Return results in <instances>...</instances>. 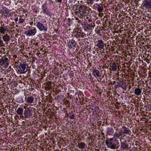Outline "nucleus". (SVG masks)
<instances>
[{"label":"nucleus","mask_w":151,"mask_h":151,"mask_svg":"<svg viewBox=\"0 0 151 151\" xmlns=\"http://www.w3.org/2000/svg\"><path fill=\"white\" fill-rule=\"evenodd\" d=\"M122 128L124 129V133H125L126 134H129V133H131V131L129 130V128L126 127L125 126L122 127Z\"/></svg>","instance_id":"obj_18"},{"label":"nucleus","mask_w":151,"mask_h":151,"mask_svg":"<svg viewBox=\"0 0 151 151\" xmlns=\"http://www.w3.org/2000/svg\"><path fill=\"white\" fill-rule=\"evenodd\" d=\"M7 30V26L3 25L1 27H0V32L1 33L4 34Z\"/></svg>","instance_id":"obj_10"},{"label":"nucleus","mask_w":151,"mask_h":151,"mask_svg":"<svg viewBox=\"0 0 151 151\" xmlns=\"http://www.w3.org/2000/svg\"><path fill=\"white\" fill-rule=\"evenodd\" d=\"M113 142L112 145L110 146V148L113 149L118 148L119 146V142L118 140L115 139L113 141Z\"/></svg>","instance_id":"obj_8"},{"label":"nucleus","mask_w":151,"mask_h":151,"mask_svg":"<svg viewBox=\"0 0 151 151\" xmlns=\"http://www.w3.org/2000/svg\"><path fill=\"white\" fill-rule=\"evenodd\" d=\"M97 44L96 46L100 50L102 49L104 47V43L102 40H98L96 42Z\"/></svg>","instance_id":"obj_9"},{"label":"nucleus","mask_w":151,"mask_h":151,"mask_svg":"<svg viewBox=\"0 0 151 151\" xmlns=\"http://www.w3.org/2000/svg\"><path fill=\"white\" fill-rule=\"evenodd\" d=\"M13 57L14 58H16L17 57V55H14Z\"/></svg>","instance_id":"obj_38"},{"label":"nucleus","mask_w":151,"mask_h":151,"mask_svg":"<svg viewBox=\"0 0 151 151\" xmlns=\"http://www.w3.org/2000/svg\"><path fill=\"white\" fill-rule=\"evenodd\" d=\"M37 27L40 31L46 32L47 30V26L46 24H44L40 22H36Z\"/></svg>","instance_id":"obj_1"},{"label":"nucleus","mask_w":151,"mask_h":151,"mask_svg":"<svg viewBox=\"0 0 151 151\" xmlns=\"http://www.w3.org/2000/svg\"><path fill=\"white\" fill-rule=\"evenodd\" d=\"M46 85L47 87V89H48V90H49L50 88L51 87V82L48 83L46 84Z\"/></svg>","instance_id":"obj_26"},{"label":"nucleus","mask_w":151,"mask_h":151,"mask_svg":"<svg viewBox=\"0 0 151 151\" xmlns=\"http://www.w3.org/2000/svg\"><path fill=\"white\" fill-rule=\"evenodd\" d=\"M114 136L117 138H119V137L118 134L117 133H115Z\"/></svg>","instance_id":"obj_32"},{"label":"nucleus","mask_w":151,"mask_h":151,"mask_svg":"<svg viewBox=\"0 0 151 151\" xmlns=\"http://www.w3.org/2000/svg\"><path fill=\"white\" fill-rule=\"evenodd\" d=\"M85 144L84 142L78 143L77 146L81 149H83L85 147Z\"/></svg>","instance_id":"obj_17"},{"label":"nucleus","mask_w":151,"mask_h":151,"mask_svg":"<svg viewBox=\"0 0 151 151\" xmlns=\"http://www.w3.org/2000/svg\"><path fill=\"white\" fill-rule=\"evenodd\" d=\"M31 109H30L29 108H27V109L24 110V116L22 115L21 116L22 118L24 117L25 119L30 118L32 116V114L31 113Z\"/></svg>","instance_id":"obj_4"},{"label":"nucleus","mask_w":151,"mask_h":151,"mask_svg":"<svg viewBox=\"0 0 151 151\" xmlns=\"http://www.w3.org/2000/svg\"><path fill=\"white\" fill-rule=\"evenodd\" d=\"M134 93L137 96L140 95L142 92V91L139 88H136L134 90Z\"/></svg>","instance_id":"obj_15"},{"label":"nucleus","mask_w":151,"mask_h":151,"mask_svg":"<svg viewBox=\"0 0 151 151\" xmlns=\"http://www.w3.org/2000/svg\"><path fill=\"white\" fill-rule=\"evenodd\" d=\"M24 19H22V18H20L19 19V23H22L23 22H24Z\"/></svg>","instance_id":"obj_31"},{"label":"nucleus","mask_w":151,"mask_h":151,"mask_svg":"<svg viewBox=\"0 0 151 151\" xmlns=\"http://www.w3.org/2000/svg\"><path fill=\"white\" fill-rule=\"evenodd\" d=\"M3 42L2 41V40H1V38L0 37V47L3 46Z\"/></svg>","instance_id":"obj_29"},{"label":"nucleus","mask_w":151,"mask_h":151,"mask_svg":"<svg viewBox=\"0 0 151 151\" xmlns=\"http://www.w3.org/2000/svg\"><path fill=\"white\" fill-rule=\"evenodd\" d=\"M72 112H71V113H70L69 114H72Z\"/></svg>","instance_id":"obj_45"},{"label":"nucleus","mask_w":151,"mask_h":151,"mask_svg":"<svg viewBox=\"0 0 151 151\" xmlns=\"http://www.w3.org/2000/svg\"><path fill=\"white\" fill-rule=\"evenodd\" d=\"M108 134L109 135H111L114 133V129L112 128H108L107 131Z\"/></svg>","instance_id":"obj_20"},{"label":"nucleus","mask_w":151,"mask_h":151,"mask_svg":"<svg viewBox=\"0 0 151 151\" xmlns=\"http://www.w3.org/2000/svg\"><path fill=\"white\" fill-rule=\"evenodd\" d=\"M3 39L5 42H8L10 41V36L6 34L4 35L2 37Z\"/></svg>","instance_id":"obj_14"},{"label":"nucleus","mask_w":151,"mask_h":151,"mask_svg":"<svg viewBox=\"0 0 151 151\" xmlns=\"http://www.w3.org/2000/svg\"><path fill=\"white\" fill-rule=\"evenodd\" d=\"M66 117H69V114H66Z\"/></svg>","instance_id":"obj_36"},{"label":"nucleus","mask_w":151,"mask_h":151,"mask_svg":"<svg viewBox=\"0 0 151 151\" xmlns=\"http://www.w3.org/2000/svg\"><path fill=\"white\" fill-rule=\"evenodd\" d=\"M87 6L84 5H82L79 6L78 11L81 15H83L86 13L87 10Z\"/></svg>","instance_id":"obj_6"},{"label":"nucleus","mask_w":151,"mask_h":151,"mask_svg":"<svg viewBox=\"0 0 151 151\" xmlns=\"http://www.w3.org/2000/svg\"><path fill=\"white\" fill-rule=\"evenodd\" d=\"M149 61V60L148 59H147V62H148V61Z\"/></svg>","instance_id":"obj_44"},{"label":"nucleus","mask_w":151,"mask_h":151,"mask_svg":"<svg viewBox=\"0 0 151 151\" xmlns=\"http://www.w3.org/2000/svg\"><path fill=\"white\" fill-rule=\"evenodd\" d=\"M111 67L113 71H115L116 70V66L115 63L112 64Z\"/></svg>","instance_id":"obj_24"},{"label":"nucleus","mask_w":151,"mask_h":151,"mask_svg":"<svg viewBox=\"0 0 151 151\" xmlns=\"http://www.w3.org/2000/svg\"><path fill=\"white\" fill-rule=\"evenodd\" d=\"M23 109L21 107L18 108L17 111H16L17 113L20 115H22L23 114Z\"/></svg>","instance_id":"obj_16"},{"label":"nucleus","mask_w":151,"mask_h":151,"mask_svg":"<svg viewBox=\"0 0 151 151\" xmlns=\"http://www.w3.org/2000/svg\"><path fill=\"white\" fill-rule=\"evenodd\" d=\"M123 83L121 82H117L116 86L118 87H120V86H121L122 84H123Z\"/></svg>","instance_id":"obj_28"},{"label":"nucleus","mask_w":151,"mask_h":151,"mask_svg":"<svg viewBox=\"0 0 151 151\" xmlns=\"http://www.w3.org/2000/svg\"><path fill=\"white\" fill-rule=\"evenodd\" d=\"M75 115L72 114L71 116H70V118L71 119H73L74 118Z\"/></svg>","instance_id":"obj_33"},{"label":"nucleus","mask_w":151,"mask_h":151,"mask_svg":"<svg viewBox=\"0 0 151 151\" xmlns=\"http://www.w3.org/2000/svg\"><path fill=\"white\" fill-rule=\"evenodd\" d=\"M113 141L112 142H109L108 140H106V144L108 147L110 148V146L112 145L113 143Z\"/></svg>","instance_id":"obj_22"},{"label":"nucleus","mask_w":151,"mask_h":151,"mask_svg":"<svg viewBox=\"0 0 151 151\" xmlns=\"http://www.w3.org/2000/svg\"><path fill=\"white\" fill-rule=\"evenodd\" d=\"M27 66V64L25 62H22L20 63L19 67L21 70V73H25L28 71Z\"/></svg>","instance_id":"obj_2"},{"label":"nucleus","mask_w":151,"mask_h":151,"mask_svg":"<svg viewBox=\"0 0 151 151\" xmlns=\"http://www.w3.org/2000/svg\"><path fill=\"white\" fill-rule=\"evenodd\" d=\"M42 9L44 12H45L46 14H47L49 13L48 11H47V7L46 4H44L43 5Z\"/></svg>","instance_id":"obj_19"},{"label":"nucleus","mask_w":151,"mask_h":151,"mask_svg":"<svg viewBox=\"0 0 151 151\" xmlns=\"http://www.w3.org/2000/svg\"><path fill=\"white\" fill-rule=\"evenodd\" d=\"M83 2V1H81V2Z\"/></svg>","instance_id":"obj_48"},{"label":"nucleus","mask_w":151,"mask_h":151,"mask_svg":"<svg viewBox=\"0 0 151 151\" xmlns=\"http://www.w3.org/2000/svg\"><path fill=\"white\" fill-rule=\"evenodd\" d=\"M87 28L89 29H90L91 28V25L89 24L87 26Z\"/></svg>","instance_id":"obj_34"},{"label":"nucleus","mask_w":151,"mask_h":151,"mask_svg":"<svg viewBox=\"0 0 151 151\" xmlns=\"http://www.w3.org/2000/svg\"><path fill=\"white\" fill-rule=\"evenodd\" d=\"M95 32L96 33H97L98 34L100 35V29H98L97 28L95 30Z\"/></svg>","instance_id":"obj_30"},{"label":"nucleus","mask_w":151,"mask_h":151,"mask_svg":"<svg viewBox=\"0 0 151 151\" xmlns=\"http://www.w3.org/2000/svg\"><path fill=\"white\" fill-rule=\"evenodd\" d=\"M66 1H67V0H66Z\"/></svg>","instance_id":"obj_49"},{"label":"nucleus","mask_w":151,"mask_h":151,"mask_svg":"<svg viewBox=\"0 0 151 151\" xmlns=\"http://www.w3.org/2000/svg\"><path fill=\"white\" fill-rule=\"evenodd\" d=\"M115 82V81H114V83Z\"/></svg>","instance_id":"obj_47"},{"label":"nucleus","mask_w":151,"mask_h":151,"mask_svg":"<svg viewBox=\"0 0 151 151\" xmlns=\"http://www.w3.org/2000/svg\"><path fill=\"white\" fill-rule=\"evenodd\" d=\"M35 45H38V44L37 43H36V44H35Z\"/></svg>","instance_id":"obj_46"},{"label":"nucleus","mask_w":151,"mask_h":151,"mask_svg":"<svg viewBox=\"0 0 151 151\" xmlns=\"http://www.w3.org/2000/svg\"><path fill=\"white\" fill-rule=\"evenodd\" d=\"M81 36L82 37H84V35H83V34H82L81 35Z\"/></svg>","instance_id":"obj_42"},{"label":"nucleus","mask_w":151,"mask_h":151,"mask_svg":"<svg viewBox=\"0 0 151 151\" xmlns=\"http://www.w3.org/2000/svg\"><path fill=\"white\" fill-rule=\"evenodd\" d=\"M8 58L3 57L0 59V65L5 67H8L9 64Z\"/></svg>","instance_id":"obj_3"},{"label":"nucleus","mask_w":151,"mask_h":151,"mask_svg":"<svg viewBox=\"0 0 151 151\" xmlns=\"http://www.w3.org/2000/svg\"><path fill=\"white\" fill-rule=\"evenodd\" d=\"M109 140L110 141V142H112L113 140V139L112 138H110L109 139Z\"/></svg>","instance_id":"obj_37"},{"label":"nucleus","mask_w":151,"mask_h":151,"mask_svg":"<svg viewBox=\"0 0 151 151\" xmlns=\"http://www.w3.org/2000/svg\"><path fill=\"white\" fill-rule=\"evenodd\" d=\"M121 146L124 149H127L128 148L129 145L125 143L123 144L122 143Z\"/></svg>","instance_id":"obj_23"},{"label":"nucleus","mask_w":151,"mask_h":151,"mask_svg":"<svg viewBox=\"0 0 151 151\" xmlns=\"http://www.w3.org/2000/svg\"><path fill=\"white\" fill-rule=\"evenodd\" d=\"M76 44L74 40H71L68 43V45L69 48H71L76 47Z\"/></svg>","instance_id":"obj_12"},{"label":"nucleus","mask_w":151,"mask_h":151,"mask_svg":"<svg viewBox=\"0 0 151 151\" xmlns=\"http://www.w3.org/2000/svg\"><path fill=\"white\" fill-rule=\"evenodd\" d=\"M57 1L58 2H61L62 0H57Z\"/></svg>","instance_id":"obj_39"},{"label":"nucleus","mask_w":151,"mask_h":151,"mask_svg":"<svg viewBox=\"0 0 151 151\" xmlns=\"http://www.w3.org/2000/svg\"><path fill=\"white\" fill-rule=\"evenodd\" d=\"M99 17H101L102 16H101V14H99Z\"/></svg>","instance_id":"obj_40"},{"label":"nucleus","mask_w":151,"mask_h":151,"mask_svg":"<svg viewBox=\"0 0 151 151\" xmlns=\"http://www.w3.org/2000/svg\"><path fill=\"white\" fill-rule=\"evenodd\" d=\"M33 22H31L30 23V24L31 25H32V24H33Z\"/></svg>","instance_id":"obj_41"},{"label":"nucleus","mask_w":151,"mask_h":151,"mask_svg":"<svg viewBox=\"0 0 151 151\" xmlns=\"http://www.w3.org/2000/svg\"><path fill=\"white\" fill-rule=\"evenodd\" d=\"M18 21V18H17L15 19V21L16 22H17Z\"/></svg>","instance_id":"obj_35"},{"label":"nucleus","mask_w":151,"mask_h":151,"mask_svg":"<svg viewBox=\"0 0 151 151\" xmlns=\"http://www.w3.org/2000/svg\"><path fill=\"white\" fill-rule=\"evenodd\" d=\"M120 87H121L124 90H126L127 88L126 84L124 83H123V84H122L121 86Z\"/></svg>","instance_id":"obj_25"},{"label":"nucleus","mask_w":151,"mask_h":151,"mask_svg":"<svg viewBox=\"0 0 151 151\" xmlns=\"http://www.w3.org/2000/svg\"><path fill=\"white\" fill-rule=\"evenodd\" d=\"M37 32L36 29L35 28L32 29H29L24 32V34L28 36H33Z\"/></svg>","instance_id":"obj_5"},{"label":"nucleus","mask_w":151,"mask_h":151,"mask_svg":"<svg viewBox=\"0 0 151 151\" xmlns=\"http://www.w3.org/2000/svg\"><path fill=\"white\" fill-rule=\"evenodd\" d=\"M97 10L99 12H101L103 10V7L100 6V5L98 4V6L97 7Z\"/></svg>","instance_id":"obj_21"},{"label":"nucleus","mask_w":151,"mask_h":151,"mask_svg":"<svg viewBox=\"0 0 151 151\" xmlns=\"http://www.w3.org/2000/svg\"><path fill=\"white\" fill-rule=\"evenodd\" d=\"M95 0H87V3L90 4L91 5L93 4Z\"/></svg>","instance_id":"obj_27"},{"label":"nucleus","mask_w":151,"mask_h":151,"mask_svg":"<svg viewBox=\"0 0 151 151\" xmlns=\"http://www.w3.org/2000/svg\"><path fill=\"white\" fill-rule=\"evenodd\" d=\"M142 5L146 8H151V0H145L143 2Z\"/></svg>","instance_id":"obj_7"},{"label":"nucleus","mask_w":151,"mask_h":151,"mask_svg":"<svg viewBox=\"0 0 151 151\" xmlns=\"http://www.w3.org/2000/svg\"><path fill=\"white\" fill-rule=\"evenodd\" d=\"M75 6H73V9H74Z\"/></svg>","instance_id":"obj_43"},{"label":"nucleus","mask_w":151,"mask_h":151,"mask_svg":"<svg viewBox=\"0 0 151 151\" xmlns=\"http://www.w3.org/2000/svg\"><path fill=\"white\" fill-rule=\"evenodd\" d=\"M93 75L96 78L99 77L100 76V73L97 69H95L93 70Z\"/></svg>","instance_id":"obj_13"},{"label":"nucleus","mask_w":151,"mask_h":151,"mask_svg":"<svg viewBox=\"0 0 151 151\" xmlns=\"http://www.w3.org/2000/svg\"><path fill=\"white\" fill-rule=\"evenodd\" d=\"M25 99L26 102L28 103H32L33 102L34 98L32 96L26 97Z\"/></svg>","instance_id":"obj_11"}]
</instances>
